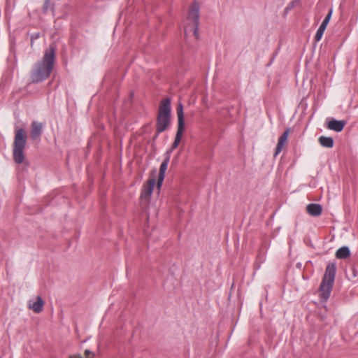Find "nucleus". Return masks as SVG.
<instances>
[{
	"label": "nucleus",
	"mask_w": 358,
	"mask_h": 358,
	"mask_svg": "<svg viewBox=\"0 0 358 358\" xmlns=\"http://www.w3.org/2000/svg\"><path fill=\"white\" fill-rule=\"evenodd\" d=\"M56 49L55 43L50 44L42 59L34 64L30 75L31 83H42L50 76L55 63Z\"/></svg>",
	"instance_id": "f257e3e1"
},
{
	"label": "nucleus",
	"mask_w": 358,
	"mask_h": 358,
	"mask_svg": "<svg viewBox=\"0 0 358 358\" xmlns=\"http://www.w3.org/2000/svg\"><path fill=\"white\" fill-rule=\"evenodd\" d=\"M336 271V265L334 263H329L326 268L319 287L320 297L322 301H327L330 296L335 280Z\"/></svg>",
	"instance_id": "f03ea898"
},
{
	"label": "nucleus",
	"mask_w": 358,
	"mask_h": 358,
	"mask_svg": "<svg viewBox=\"0 0 358 358\" xmlns=\"http://www.w3.org/2000/svg\"><path fill=\"white\" fill-rule=\"evenodd\" d=\"M200 6L197 1H194L190 5L187 17V23L185 27V36L192 34L196 39H199Z\"/></svg>",
	"instance_id": "7ed1b4c3"
},
{
	"label": "nucleus",
	"mask_w": 358,
	"mask_h": 358,
	"mask_svg": "<svg viewBox=\"0 0 358 358\" xmlns=\"http://www.w3.org/2000/svg\"><path fill=\"white\" fill-rule=\"evenodd\" d=\"M171 100L169 98H166L161 101L159 106L156 122L157 134H161L169 127L171 123Z\"/></svg>",
	"instance_id": "20e7f679"
},
{
	"label": "nucleus",
	"mask_w": 358,
	"mask_h": 358,
	"mask_svg": "<svg viewBox=\"0 0 358 358\" xmlns=\"http://www.w3.org/2000/svg\"><path fill=\"white\" fill-rule=\"evenodd\" d=\"M27 134L24 129L20 128L15 131L13 157L14 162L17 164H22L24 160V150L27 144Z\"/></svg>",
	"instance_id": "39448f33"
},
{
	"label": "nucleus",
	"mask_w": 358,
	"mask_h": 358,
	"mask_svg": "<svg viewBox=\"0 0 358 358\" xmlns=\"http://www.w3.org/2000/svg\"><path fill=\"white\" fill-rule=\"evenodd\" d=\"M164 156V159L162 162V163L161 164L160 167H159V176H158V180H157V183L158 188H160L161 186L162 185V183H163V181L164 180V177H165V173L167 169L168 164H169V162L170 158H171V156L169 155V152H165Z\"/></svg>",
	"instance_id": "423d86ee"
},
{
	"label": "nucleus",
	"mask_w": 358,
	"mask_h": 358,
	"mask_svg": "<svg viewBox=\"0 0 358 358\" xmlns=\"http://www.w3.org/2000/svg\"><path fill=\"white\" fill-rule=\"evenodd\" d=\"M156 184L155 178H152L148 180L146 184H144L142 188L141 199L149 200L153 192L154 187Z\"/></svg>",
	"instance_id": "0eeeda50"
},
{
	"label": "nucleus",
	"mask_w": 358,
	"mask_h": 358,
	"mask_svg": "<svg viewBox=\"0 0 358 358\" xmlns=\"http://www.w3.org/2000/svg\"><path fill=\"white\" fill-rule=\"evenodd\" d=\"M332 13H333V9L332 8L329 9L327 16L325 17V18L321 23L320 26L319 27L318 29L317 30V32L315 36V40L316 41H319L321 40V38L323 36V34L327 28V26L328 23L329 22V20L331 17Z\"/></svg>",
	"instance_id": "6e6552de"
},
{
	"label": "nucleus",
	"mask_w": 358,
	"mask_h": 358,
	"mask_svg": "<svg viewBox=\"0 0 358 358\" xmlns=\"http://www.w3.org/2000/svg\"><path fill=\"white\" fill-rule=\"evenodd\" d=\"M43 125L42 123L33 121L31 124L30 136L33 140L40 139L43 133Z\"/></svg>",
	"instance_id": "1a4fd4ad"
},
{
	"label": "nucleus",
	"mask_w": 358,
	"mask_h": 358,
	"mask_svg": "<svg viewBox=\"0 0 358 358\" xmlns=\"http://www.w3.org/2000/svg\"><path fill=\"white\" fill-rule=\"evenodd\" d=\"M345 124L346 122L345 120H337L333 119L328 122L327 127L330 130L340 132L343 129Z\"/></svg>",
	"instance_id": "9d476101"
},
{
	"label": "nucleus",
	"mask_w": 358,
	"mask_h": 358,
	"mask_svg": "<svg viewBox=\"0 0 358 358\" xmlns=\"http://www.w3.org/2000/svg\"><path fill=\"white\" fill-rule=\"evenodd\" d=\"M184 129H185L184 127H178V129L176 131L175 140H174L171 148L166 151V152H169V155L171 156V152L173 151V150H175L179 145L180 141H181V138L182 136Z\"/></svg>",
	"instance_id": "9b49d317"
},
{
	"label": "nucleus",
	"mask_w": 358,
	"mask_h": 358,
	"mask_svg": "<svg viewBox=\"0 0 358 358\" xmlns=\"http://www.w3.org/2000/svg\"><path fill=\"white\" fill-rule=\"evenodd\" d=\"M289 132V129H287L282 133V134L279 137L278 144H277L275 151V155H274L275 156H277L278 154H280V152L283 149V148L286 143V141L287 140Z\"/></svg>",
	"instance_id": "f8f14e48"
},
{
	"label": "nucleus",
	"mask_w": 358,
	"mask_h": 358,
	"mask_svg": "<svg viewBox=\"0 0 358 358\" xmlns=\"http://www.w3.org/2000/svg\"><path fill=\"white\" fill-rule=\"evenodd\" d=\"M306 210L311 216L317 217L321 215L322 208L318 203H310L306 206Z\"/></svg>",
	"instance_id": "ddd939ff"
},
{
	"label": "nucleus",
	"mask_w": 358,
	"mask_h": 358,
	"mask_svg": "<svg viewBox=\"0 0 358 358\" xmlns=\"http://www.w3.org/2000/svg\"><path fill=\"white\" fill-rule=\"evenodd\" d=\"M350 255V250L348 246H343L336 252V257L337 259H346Z\"/></svg>",
	"instance_id": "4468645a"
},
{
	"label": "nucleus",
	"mask_w": 358,
	"mask_h": 358,
	"mask_svg": "<svg viewBox=\"0 0 358 358\" xmlns=\"http://www.w3.org/2000/svg\"><path fill=\"white\" fill-rule=\"evenodd\" d=\"M44 302L41 296H37L36 301L29 305V308L36 313H39L43 310Z\"/></svg>",
	"instance_id": "2eb2a0df"
},
{
	"label": "nucleus",
	"mask_w": 358,
	"mask_h": 358,
	"mask_svg": "<svg viewBox=\"0 0 358 358\" xmlns=\"http://www.w3.org/2000/svg\"><path fill=\"white\" fill-rule=\"evenodd\" d=\"M318 141L324 148H331L334 146V139L331 137L321 136L318 138Z\"/></svg>",
	"instance_id": "dca6fc26"
},
{
	"label": "nucleus",
	"mask_w": 358,
	"mask_h": 358,
	"mask_svg": "<svg viewBox=\"0 0 358 358\" xmlns=\"http://www.w3.org/2000/svg\"><path fill=\"white\" fill-rule=\"evenodd\" d=\"M177 115H178V126L185 127V119L183 113V106L181 103L178 105L177 107Z\"/></svg>",
	"instance_id": "f3484780"
},
{
	"label": "nucleus",
	"mask_w": 358,
	"mask_h": 358,
	"mask_svg": "<svg viewBox=\"0 0 358 358\" xmlns=\"http://www.w3.org/2000/svg\"><path fill=\"white\" fill-rule=\"evenodd\" d=\"M300 3V0H292L290 1L285 8V13H288L292 9H293L295 6H298Z\"/></svg>",
	"instance_id": "a211bd4d"
},
{
	"label": "nucleus",
	"mask_w": 358,
	"mask_h": 358,
	"mask_svg": "<svg viewBox=\"0 0 358 358\" xmlns=\"http://www.w3.org/2000/svg\"><path fill=\"white\" fill-rule=\"evenodd\" d=\"M49 9H50V1L49 0H45V1L44 2V4H43V13H47Z\"/></svg>",
	"instance_id": "6ab92c4d"
},
{
	"label": "nucleus",
	"mask_w": 358,
	"mask_h": 358,
	"mask_svg": "<svg viewBox=\"0 0 358 358\" xmlns=\"http://www.w3.org/2000/svg\"><path fill=\"white\" fill-rule=\"evenodd\" d=\"M265 260V257L264 255L261 256V255H259L257 258V268H260V264H262V262H264Z\"/></svg>",
	"instance_id": "aec40b11"
},
{
	"label": "nucleus",
	"mask_w": 358,
	"mask_h": 358,
	"mask_svg": "<svg viewBox=\"0 0 358 358\" xmlns=\"http://www.w3.org/2000/svg\"><path fill=\"white\" fill-rule=\"evenodd\" d=\"M94 353L92 352L90 350H85V358H94Z\"/></svg>",
	"instance_id": "412c9836"
},
{
	"label": "nucleus",
	"mask_w": 358,
	"mask_h": 358,
	"mask_svg": "<svg viewBox=\"0 0 358 358\" xmlns=\"http://www.w3.org/2000/svg\"><path fill=\"white\" fill-rule=\"evenodd\" d=\"M41 36V34L39 32H36V33H34L31 35V41H34V40H36V39H38V38H40Z\"/></svg>",
	"instance_id": "4be33fe9"
},
{
	"label": "nucleus",
	"mask_w": 358,
	"mask_h": 358,
	"mask_svg": "<svg viewBox=\"0 0 358 358\" xmlns=\"http://www.w3.org/2000/svg\"><path fill=\"white\" fill-rule=\"evenodd\" d=\"M70 358H83V357H82L81 355H73L71 356Z\"/></svg>",
	"instance_id": "5701e85b"
},
{
	"label": "nucleus",
	"mask_w": 358,
	"mask_h": 358,
	"mask_svg": "<svg viewBox=\"0 0 358 358\" xmlns=\"http://www.w3.org/2000/svg\"><path fill=\"white\" fill-rule=\"evenodd\" d=\"M158 136H159V134H157V128L156 127V134H155V135L154 136V138L155 139L157 138L158 137Z\"/></svg>",
	"instance_id": "b1692460"
}]
</instances>
